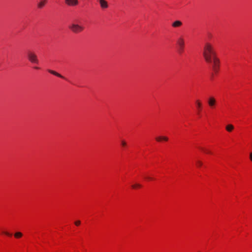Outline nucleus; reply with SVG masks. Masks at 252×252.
I'll return each instance as SVG.
<instances>
[{
	"instance_id": "11",
	"label": "nucleus",
	"mask_w": 252,
	"mask_h": 252,
	"mask_svg": "<svg viewBox=\"0 0 252 252\" xmlns=\"http://www.w3.org/2000/svg\"><path fill=\"white\" fill-rule=\"evenodd\" d=\"M156 141L158 142H160L162 140L167 141L168 140V138L166 136H158L156 138Z\"/></svg>"
},
{
	"instance_id": "7",
	"label": "nucleus",
	"mask_w": 252,
	"mask_h": 252,
	"mask_svg": "<svg viewBox=\"0 0 252 252\" xmlns=\"http://www.w3.org/2000/svg\"><path fill=\"white\" fill-rule=\"evenodd\" d=\"M216 102H217V101L214 97L211 96V97H209V98L208 99V105L211 107H214L216 104Z\"/></svg>"
},
{
	"instance_id": "5",
	"label": "nucleus",
	"mask_w": 252,
	"mask_h": 252,
	"mask_svg": "<svg viewBox=\"0 0 252 252\" xmlns=\"http://www.w3.org/2000/svg\"><path fill=\"white\" fill-rule=\"evenodd\" d=\"M177 44L179 46V52L181 53L183 52L185 47V40L183 36H180L177 39Z\"/></svg>"
},
{
	"instance_id": "24",
	"label": "nucleus",
	"mask_w": 252,
	"mask_h": 252,
	"mask_svg": "<svg viewBox=\"0 0 252 252\" xmlns=\"http://www.w3.org/2000/svg\"><path fill=\"white\" fill-rule=\"evenodd\" d=\"M34 69H38L39 68L38 67L35 66L34 67Z\"/></svg>"
},
{
	"instance_id": "6",
	"label": "nucleus",
	"mask_w": 252,
	"mask_h": 252,
	"mask_svg": "<svg viewBox=\"0 0 252 252\" xmlns=\"http://www.w3.org/2000/svg\"><path fill=\"white\" fill-rule=\"evenodd\" d=\"M65 3L69 6H75L78 4V0H65Z\"/></svg>"
},
{
	"instance_id": "3",
	"label": "nucleus",
	"mask_w": 252,
	"mask_h": 252,
	"mask_svg": "<svg viewBox=\"0 0 252 252\" xmlns=\"http://www.w3.org/2000/svg\"><path fill=\"white\" fill-rule=\"evenodd\" d=\"M211 62H207L212 65V69L213 71L217 73L219 70L220 68V60L217 57V56L213 57L211 59Z\"/></svg>"
},
{
	"instance_id": "16",
	"label": "nucleus",
	"mask_w": 252,
	"mask_h": 252,
	"mask_svg": "<svg viewBox=\"0 0 252 252\" xmlns=\"http://www.w3.org/2000/svg\"><path fill=\"white\" fill-rule=\"evenodd\" d=\"M141 187V185L139 184H135L134 185H132V188L133 189H137Z\"/></svg>"
},
{
	"instance_id": "21",
	"label": "nucleus",
	"mask_w": 252,
	"mask_h": 252,
	"mask_svg": "<svg viewBox=\"0 0 252 252\" xmlns=\"http://www.w3.org/2000/svg\"><path fill=\"white\" fill-rule=\"evenodd\" d=\"M145 178L148 180H152L153 179L151 177H146Z\"/></svg>"
},
{
	"instance_id": "19",
	"label": "nucleus",
	"mask_w": 252,
	"mask_h": 252,
	"mask_svg": "<svg viewBox=\"0 0 252 252\" xmlns=\"http://www.w3.org/2000/svg\"><path fill=\"white\" fill-rule=\"evenodd\" d=\"M121 144H122V145L123 147H125V146H126V142L125 141H124V140H122V141H121Z\"/></svg>"
},
{
	"instance_id": "10",
	"label": "nucleus",
	"mask_w": 252,
	"mask_h": 252,
	"mask_svg": "<svg viewBox=\"0 0 252 252\" xmlns=\"http://www.w3.org/2000/svg\"><path fill=\"white\" fill-rule=\"evenodd\" d=\"M47 0H41L37 3V7L38 8L41 9L45 5Z\"/></svg>"
},
{
	"instance_id": "13",
	"label": "nucleus",
	"mask_w": 252,
	"mask_h": 252,
	"mask_svg": "<svg viewBox=\"0 0 252 252\" xmlns=\"http://www.w3.org/2000/svg\"><path fill=\"white\" fill-rule=\"evenodd\" d=\"M48 72L54 75H56V76L59 77H60L62 78H64V77L62 75H61L59 73H58L54 70L49 69V70H48Z\"/></svg>"
},
{
	"instance_id": "23",
	"label": "nucleus",
	"mask_w": 252,
	"mask_h": 252,
	"mask_svg": "<svg viewBox=\"0 0 252 252\" xmlns=\"http://www.w3.org/2000/svg\"><path fill=\"white\" fill-rule=\"evenodd\" d=\"M205 152H206L207 153L211 154V152L210 151H209L205 150Z\"/></svg>"
},
{
	"instance_id": "15",
	"label": "nucleus",
	"mask_w": 252,
	"mask_h": 252,
	"mask_svg": "<svg viewBox=\"0 0 252 252\" xmlns=\"http://www.w3.org/2000/svg\"><path fill=\"white\" fill-rule=\"evenodd\" d=\"M196 104H197V108H198V110L199 111L200 110V108H201V105H202L201 103L198 100H197L196 101Z\"/></svg>"
},
{
	"instance_id": "14",
	"label": "nucleus",
	"mask_w": 252,
	"mask_h": 252,
	"mask_svg": "<svg viewBox=\"0 0 252 252\" xmlns=\"http://www.w3.org/2000/svg\"><path fill=\"white\" fill-rule=\"evenodd\" d=\"M23 236V234L20 232H16L14 234V236L16 238H20L22 236Z\"/></svg>"
},
{
	"instance_id": "20",
	"label": "nucleus",
	"mask_w": 252,
	"mask_h": 252,
	"mask_svg": "<svg viewBox=\"0 0 252 252\" xmlns=\"http://www.w3.org/2000/svg\"><path fill=\"white\" fill-rule=\"evenodd\" d=\"M81 223V221L80 220H77L75 222V224L77 226L80 225Z\"/></svg>"
},
{
	"instance_id": "12",
	"label": "nucleus",
	"mask_w": 252,
	"mask_h": 252,
	"mask_svg": "<svg viewBox=\"0 0 252 252\" xmlns=\"http://www.w3.org/2000/svg\"><path fill=\"white\" fill-rule=\"evenodd\" d=\"M234 128V126L231 124H228L225 126V129L228 132H231Z\"/></svg>"
},
{
	"instance_id": "8",
	"label": "nucleus",
	"mask_w": 252,
	"mask_h": 252,
	"mask_svg": "<svg viewBox=\"0 0 252 252\" xmlns=\"http://www.w3.org/2000/svg\"><path fill=\"white\" fill-rule=\"evenodd\" d=\"M100 7L103 8H107L108 7L107 2L105 0H99Z\"/></svg>"
},
{
	"instance_id": "1",
	"label": "nucleus",
	"mask_w": 252,
	"mask_h": 252,
	"mask_svg": "<svg viewBox=\"0 0 252 252\" xmlns=\"http://www.w3.org/2000/svg\"><path fill=\"white\" fill-rule=\"evenodd\" d=\"M203 54L206 62H211V59L216 56L213 46L208 42L204 45Z\"/></svg>"
},
{
	"instance_id": "9",
	"label": "nucleus",
	"mask_w": 252,
	"mask_h": 252,
	"mask_svg": "<svg viewBox=\"0 0 252 252\" xmlns=\"http://www.w3.org/2000/svg\"><path fill=\"white\" fill-rule=\"evenodd\" d=\"M182 22L179 20L174 21L172 24V26L174 28L180 27L182 25Z\"/></svg>"
},
{
	"instance_id": "4",
	"label": "nucleus",
	"mask_w": 252,
	"mask_h": 252,
	"mask_svg": "<svg viewBox=\"0 0 252 252\" xmlns=\"http://www.w3.org/2000/svg\"><path fill=\"white\" fill-rule=\"evenodd\" d=\"M27 57L29 61L31 63L36 64H38L39 63L37 56L35 53L32 51H29L27 53Z\"/></svg>"
},
{
	"instance_id": "17",
	"label": "nucleus",
	"mask_w": 252,
	"mask_h": 252,
	"mask_svg": "<svg viewBox=\"0 0 252 252\" xmlns=\"http://www.w3.org/2000/svg\"><path fill=\"white\" fill-rule=\"evenodd\" d=\"M202 164H203V163H202V161H200V160H197V161H196V165H197L198 166L200 167V166H202Z\"/></svg>"
},
{
	"instance_id": "18",
	"label": "nucleus",
	"mask_w": 252,
	"mask_h": 252,
	"mask_svg": "<svg viewBox=\"0 0 252 252\" xmlns=\"http://www.w3.org/2000/svg\"><path fill=\"white\" fill-rule=\"evenodd\" d=\"M2 233L3 234H4L5 235H7V236H12V234L7 232V231H3Z\"/></svg>"
},
{
	"instance_id": "2",
	"label": "nucleus",
	"mask_w": 252,
	"mask_h": 252,
	"mask_svg": "<svg viewBox=\"0 0 252 252\" xmlns=\"http://www.w3.org/2000/svg\"><path fill=\"white\" fill-rule=\"evenodd\" d=\"M68 28L74 33H79L83 32L85 29L84 27L78 24L73 23L69 26Z\"/></svg>"
},
{
	"instance_id": "22",
	"label": "nucleus",
	"mask_w": 252,
	"mask_h": 252,
	"mask_svg": "<svg viewBox=\"0 0 252 252\" xmlns=\"http://www.w3.org/2000/svg\"><path fill=\"white\" fill-rule=\"evenodd\" d=\"M250 160L252 161V152H251L250 154Z\"/></svg>"
}]
</instances>
